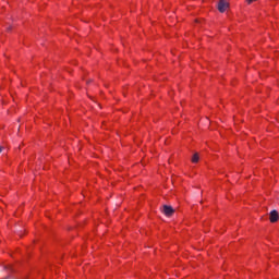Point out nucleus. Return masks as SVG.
<instances>
[{"label":"nucleus","instance_id":"nucleus-1","mask_svg":"<svg viewBox=\"0 0 279 279\" xmlns=\"http://www.w3.org/2000/svg\"><path fill=\"white\" fill-rule=\"evenodd\" d=\"M161 213H163V215H166V217H171L173 215V213H175V209H173L172 206L163 205Z\"/></svg>","mask_w":279,"mask_h":279},{"label":"nucleus","instance_id":"nucleus-2","mask_svg":"<svg viewBox=\"0 0 279 279\" xmlns=\"http://www.w3.org/2000/svg\"><path fill=\"white\" fill-rule=\"evenodd\" d=\"M227 8H230V4L228 3V1L220 0L219 3H218L219 12H221V14H223V12H226Z\"/></svg>","mask_w":279,"mask_h":279},{"label":"nucleus","instance_id":"nucleus-3","mask_svg":"<svg viewBox=\"0 0 279 279\" xmlns=\"http://www.w3.org/2000/svg\"><path fill=\"white\" fill-rule=\"evenodd\" d=\"M279 219V215H278V210L274 209L270 211V223H276V221H278Z\"/></svg>","mask_w":279,"mask_h":279},{"label":"nucleus","instance_id":"nucleus-4","mask_svg":"<svg viewBox=\"0 0 279 279\" xmlns=\"http://www.w3.org/2000/svg\"><path fill=\"white\" fill-rule=\"evenodd\" d=\"M192 162H199V154L195 153L192 157Z\"/></svg>","mask_w":279,"mask_h":279},{"label":"nucleus","instance_id":"nucleus-5","mask_svg":"<svg viewBox=\"0 0 279 279\" xmlns=\"http://www.w3.org/2000/svg\"><path fill=\"white\" fill-rule=\"evenodd\" d=\"M254 1H256V0H246V3H248V5H250V4L254 3Z\"/></svg>","mask_w":279,"mask_h":279},{"label":"nucleus","instance_id":"nucleus-6","mask_svg":"<svg viewBox=\"0 0 279 279\" xmlns=\"http://www.w3.org/2000/svg\"><path fill=\"white\" fill-rule=\"evenodd\" d=\"M1 151H3V146H0V154H1Z\"/></svg>","mask_w":279,"mask_h":279},{"label":"nucleus","instance_id":"nucleus-7","mask_svg":"<svg viewBox=\"0 0 279 279\" xmlns=\"http://www.w3.org/2000/svg\"><path fill=\"white\" fill-rule=\"evenodd\" d=\"M7 269H9L10 271H12V267H11V266H9Z\"/></svg>","mask_w":279,"mask_h":279},{"label":"nucleus","instance_id":"nucleus-8","mask_svg":"<svg viewBox=\"0 0 279 279\" xmlns=\"http://www.w3.org/2000/svg\"><path fill=\"white\" fill-rule=\"evenodd\" d=\"M10 29H12V26H10V27L8 28L9 32H10Z\"/></svg>","mask_w":279,"mask_h":279},{"label":"nucleus","instance_id":"nucleus-9","mask_svg":"<svg viewBox=\"0 0 279 279\" xmlns=\"http://www.w3.org/2000/svg\"><path fill=\"white\" fill-rule=\"evenodd\" d=\"M87 84H90V81H87Z\"/></svg>","mask_w":279,"mask_h":279},{"label":"nucleus","instance_id":"nucleus-10","mask_svg":"<svg viewBox=\"0 0 279 279\" xmlns=\"http://www.w3.org/2000/svg\"><path fill=\"white\" fill-rule=\"evenodd\" d=\"M10 278V276H7L5 279Z\"/></svg>","mask_w":279,"mask_h":279}]
</instances>
